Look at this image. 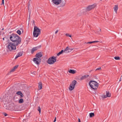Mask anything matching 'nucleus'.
I'll return each instance as SVG.
<instances>
[{"label": "nucleus", "instance_id": "f3484780", "mask_svg": "<svg viewBox=\"0 0 122 122\" xmlns=\"http://www.w3.org/2000/svg\"><path fill=\"white\" fill-rule=\"evenodd\" d=\"M114 11H115V12L116 13H117V10L118 9V6L117 5H115V6L114 7Z\"/></svg>", "mask_w": 122, "mask_h": 122}, {"label": "nucleus", "instance_id": "b1692460", "mask_svg": "<svg viewBox=\"0 0 122 122\" xmlns=\"http://www.w3.org/2000/svg\"><path fill=\"white\" fill-rule=\"evenodd\" d=\"M17 33L19 35H20L21 34V31L19 30H18L17 31Z\"/></svg>", "mask_w": 122, "mask_h": 122}, {"label": "nucleus", "instance_id": "a19ab883", "mask_svg": "<svg viewBox=\"0 0 122 122\" xmlns=\"http://www.w3.org/2000/svg\"><path fill=\"white\" fill-rule=\"evenodd\" d=\"M99 29L100 31H101V29L100 28H99Z\"/></svg>", "mask_w": 122, "mask_h": 122}, {"label": "nucleus", "instance_id": "412c9836", "mask_svg": "<svg viewBox=\"0 0 122 122\" xmlns=\"http://www.w3.org/2000/svg\"><path fill=\"white\" fill-rule=\"evenodd\" d=\"M18 102L19 103H22L24 102V100L22 98H20L18 101Z\"/></svg>", "mask_w": 122, "mask_h": 122}, {"label": "nucleus", "instance_id": "a211bd4d", "mask_svg": "<svg viewBox=\"0 0 122 122\" xmlns=\"http://www.w3.org/2000/svg\"><path fill=\"white\" fill-rule=\"evenodd\" d=\"M69 72L70 73L72 74H74L76 73V72L75 70L72 69H70L69 70Z\"/></svg>", "mask_w": 122, "mask_h": 122}, {"label": "nucleus", "instance_id": "79ce46f5", "mask_svg": "<svg viewBox=\"0 0 122 122\" xmlns=\"http://www.w3.org/2000/svg\"><path fill=\"white\" fill-rule=\"evenodd\" d=\"M33 23L34 24V23H35V22L34 21V20H33Z\"/></svg>", "mask_w": 122, "mask_h": 122}, {"label": "nucleus", "instance_id": "58836bf2", "mask_svg": "<svg viewBox=\"0 0 122 122\" xmlns=\"http://www.w3.org/2000/svg\"><path fill=\"white\" fill-rule=\"evenodd\" d=\"M78 122H81L80 120V118H78Z\"/></svg>", "mask_w": 122, "mask_h": 122}, {"label": "nucleus", "instance_id": "473e14b6", "mask_svg": "<svg viewBox=\"0 0 122 122\" xmlns=\"http://www.w3.org/2000/svg\"><path fill=\"white\" fill-rule=\"evenodd\" d=\"M92 43V41H90V42H88L87 43H86V44H91Z\"/></svg>", "mask_w": 122, "mask_h": 122}, {"label": "nucleus", "instance_id": "72a5a7b5", "mask_svg": "<svg viewBox=\"0 0 122 122\" xmlns=\"http://www.w3.org/2000/svg\"><path fill=\"white\" fill-rule=\"evenodd\" d=\"M4 0H2V2L1 4V5H4Z\"/></svg>", "mask_w": 122, "mask_h": 122}, {"label": "nucleus", "instance_id": "4c0bfd02", "mask_svg": "<svg viewBox=\"0 0 122 122\" xmlns=\"http://www.w3.org/2000/svg\"><path fill=\"white\" fill-rule=\"evenodd\" d=\"M58 31V30H56V31L55 32V34H56L57 33Z\"/></svg>", "mask_w": 122, "mask_h": 122}, {"label": "nucleus", "instance_id": "a18cd8bd", "mask_svg": "<svg viewBox=\"0 0 122 122\" xmlns=\"http://www.w3.org/2000/svg\"><path fill=\"white\" fill-rule=\"evenodd\" d=\"M31 0H29V1H30Z\"/></svg>", "mask_w": 122, "mask_h": 122}, {"label": "nucleus", "instance_id": "ddd939ff", "mask_svg": "<svg viewBox=\"0 0 122 122\" xmlns=\"http://www.w3.org/2000/svg\"><path fill=\"white\" fill-rule=\"evenodd\" d=\"M42 56V55L41 52H40L36 54V56L37 57L40 58Z\"/></svg>", "mask_w": 122, "mask_h": 122}, {"label": "nucleus", "instance_id": "f8f14e48", "mask_svg": "<svg viewBox=\"0 0 122 122\" xmlns=\"http://www.w3.org/2000/svg\"><path fill=\"white\" fill-rule=\"evenodd\" d=\"M52 1L55 5H58L61 3V0H52Z\"/></svg>", "mask_w": 122, "mask_h": 122}, {"label": "nucleus", "instance_id": "5701e85b", "mask_svg": "<svg viewBox=\"0 0 122 122\" xmlns=\"http://www.w3.org/2000/svg\"><path fill=\"white\" fill-rule=\"evenodd\" d=\"M114 59L116 60H119L120 59V58L119 56H116L114 57Z\"/></svg>", "mask_w": 122, "mask_h": 122}, {"label": "nucleus", "instance_id": "f257e3e1", "mask_svg": "<svg viewBox=\"0 0 122 122\" xmlns=\"http://www.w3.org/2000/svg\"><path fill=\"white\" fill-rule=\"evenodd\" d=\"M10 39L16 45H18L20 43L21 41L20 37L16 34H13L11 35L10 36Z\"/></svg>", "mask_w": 122, "mask_h": 122}, {"label": "nucleus", "instance_id": "4468645a", "mask_svg": "<svg viewBox=\"0 0 122 122\" xmlns=\"http://www.w3.org/2000/svg\"><path fill=\"white\" fill-rule=\"evenodd\" d=\"M89 76V75H85L83 76H82L80 78V80H82L84 79H85L86 78L88 77Z\"/></svg>", "mask_w": 122, "mask_h": 122}, {"label": "nucleus", "instance_id": "6e6552de", "mask_svg": "<svg viewBox=\"0 0 122 122\" xmlns=\"http://www.w3.org/2000/svg\"><path fill=\"white\" fill-rule=\"evenodd\" d=\"M74 49V48H71L68 46L66 47V48L64 50V52L67 53L71 51Z\"/></svg>", "mask_w": 122, "mask_h": 122}, {"label": "nucleus", "instance_id": "cd10ccee", "mask_svg": "<svg viewBox=\"0 0 122 122\" xmlns=\"http://www.w3.org/2000/svg\"><path fill=\"white\" fill-rule=\"evenodd\" d=\"M101 70V67L98 68L96 69L95 71H97V70Z\"/></svg>", "mask_w": 122, "mask_h": 122}, {"label": "nucleus", "instance_id": "423d86ee", "mask_svg": "<svg viewBox=\"0 0 122 122\" xmlns=\"http://www.w3.org/2000/svg\"><path fill=\"white\" fill-rule=\"evenodd\" d=\"M76 83V80L73 81L72 83L70 84L69 89L70 90H72L74 88L75 85Z\"/></svg>", "mask_w": 122, "mask_h": 122}, {"label": "nucleus", "instance_id": "aec40b11", "mask_svg": "<svg viewBox=\"0 0 122 122\" xmlns=\"http://www.w3.org/2000/svg\"><path fill=\"white\" fill-rule=\"evenodd\" d=\"M63 52H64V50H62L61 51L59 52L57 54V56H59Z\"/></svg>", "mask_w": 122, "mask_h": 122}, {"label": "nucleus", "instance_id": "bb28decb", "mask_svg": "<svg viewBox=\"0 0 122 122\" xmlns=\"http://www.w3.org/2000/svg\"><path fill=\"white\" fill-rule=\"evenodd\" d=\"M20 98H21L22 97H23L24 96V95L22 93H21L20 95Z\"/></svg>", "mask_w": 122, "mask_h": 122}, {"label": "nucleus", "instance_id": "0eeeda50", "mask_svg": "<svg viewBox=\"0 0 122 122\" xmlns=\"http://www.w3.org/2000/svg\"><path fill=\"white\" fill-rule=\"evenodd\" d=\"M96 6V4H93L92 5L88 6L86 9V11H89L94 9Z\"/></svg>", "mask_w": 122, "mask_h": 122}, {"label": "nucleus", "instance_id": "c85d7f7f", "mask_svg": "<svg viewBox=\"0 0 122 122\" xmlns=\"http://www.w3.org/2000/svg\"><path fill=\"white\" fill-rule=\"evenodd\" d=\"M66 35L67 36H68L71 37V35H70L69 34L67 33L66 34Z\"/></svg>", "mask_w": 122, "mask_h": 122}, {"label": "nucleus", "instance_id": "c756f323", "mask_svg": "<svg viewBox=\"0 0 122 122\" xmlns=\"http://www.w3.org/2000/svg\"><path fill=\"white\" fill-rule=\"evenodd\" d=\"M15 70V69H14V68H13L10 70V72H13Z\"/></svg>", "mask_w": 122, "mask_h": 122}, {"label": "nucleus", "instance_id": "4be33fe9", "mask_svg": "<svg viewBox=\"0 0 122 122\" xmlns=\"http://www.w3.org/2000/svg\"><path fill=\"white\" fill-rule=\"evenodd\" d=\"M90 117H94V114L93 113H91L89 114Z\"/></svg>", "mask_w": 122, "mask_h": 122}, {"label": "nucleus", "instance_id": "c03bdc74", "mask_svg": "<svg viewBox=\"0 0 122 122\" xmlns=\"http://www.w3.org/2000/svg\"><path fill=\"white\" fill-rule=\"evenodd\" d=\"M121 81V78H120L119 80V81Z\"/></svg>", "mask_w": 122, "mask_h": 122}, {"label": "nucleus", "instance_id": "20e7f679", "mask_svg": "<svg viewBox=\"0 0 122 122\" xmlns=\"http://www.w3.org/2000/svg\"><path fill=\"white\" fill-rule=\"evenodd\" d=\"M41 34V31L40 29L36 26H34L33 35L34 37H37Z\"/></svg>", "mask_w": 122, "mask_h": 122}, {"label": "nucleus", "instance_id": "1a4fd4ad", "mask_svg": "<svg viewBox=\"0 0 122 122\" xmlns=\"http://www.w3.org/2000/svg\"><path fill=\"white\" fill-rule=\"evenodd\" d=\"M37 57L35 58H33V61H34L38 65L39 64V63L40 62L41 59Z\"/></svg>", "mask_w": 122, "mask_h": 122}, {"label": "nucleus", "instance_id": "c9c22d12", "mask_svg": "<svg viewBox=\"0 0 122 122\" xmlns=\"http://www.w3.org/2000/svg\"><path fill=\"white\" fill-rule=\"evenodd\" d=\"M99 42V41H92V43H95V42Z\"/></svg>", "mask_w": 122, "mask_h": 122}, {"label": "nucleus", "instance_id": "9b49d317", "mask_svg": "<svg viewBox=\"0 0 122 122\" xmlns=\"http://www.w3.org/2000/svg\"><path fill=\"white\" fill-rule=\"evenodd\" d=\"M41 47V46H39L33 48L31 51V53L33 54L35 51L37 50L39 48H40Z\"/></svg>", "mask_w": 122, "mask_h": 122}, {"label": "nucleus", "instance_id": "7c9ffc66", "mask_svg": "<svg viewBox=\"0 0 122 122\" xmlns=\"http://www.w3.org/2000/svg\"><path fill=\"white\" fill-rule=\"evenodd\" d=\"M18 65H16L13 68H14V69H15V70L18 67Z\"/></svg>", "mask_w": 122, "mask_h": 122}, {"label": "nucleus", "instance_id": "2f4dec72", "mask_svg": "<svg viewBox=\"0 0 122 122\" xmlns=\"http://www.w3.org/2000/svg\"><path fill=\"white\" fill-rule=\"evenodd\" d=\"M102 97L103 98H106L107 97L106 95H103L102 96Z\"/></svg>", "mask_w": 122, "mask_h": 122}, {"label": "nucleus", "instance_id": "e433bc0d", "mask_svg": "<svg viewBox=\"0 0 122 122\" xmlns=\"http://www.w3.org/2000/svg\"><path fill=\"white\" fill-rule=\"evenodd\" d=\"M56 121V117L55 118V119L54 120L53 122H55Z\"/></svg>", "mask_w": 122, "mask_h": 122}, {"label": "nucleus", "instance_id": "ea45409f", "mask_svg": "<svg viewBox=\"0 0 122 122\" xmlns=\"http://www.w3.org/2000/svg\"><path fill=\"white\" fill-rule=\"evenodd\" d=\"M5 37L4 38H3V41H4V39H5Z\"/></svg>", "mask_w": 122, "mask_h": 122}, {"label": "nucleus", "instance_id": "a878e982", "mask_svg": "<svg viewBox=\"0 0 122 122\" xmlns=\"http://www.w3.org/2000/svg\"><path fill=\"white\" fill-rule=\"evenodd\" d=\"M22 93V92H20V91H18V92H16V94H18V95H20L21 93Z\"/></svg>", "mask_w": 122, "mask_h": 122}, {"label": "nucleus", "instance_id": "393cba45", "mask_svg": "<svg viewBox=\"0 0 122 122\" xmlns=\"http://www.w3.org/2000/svg\"><path fill=\"white\" fill-rule=\"evenodd\" d=\"M37 110L39 112V113H40L41 112V109L40 107H38Z\"/></svg>", "mask_w": 122, "mask_h": 122}, {"label": "nucleus", "instance_id": "f03ea898", "mask_svg": "<svg viewBox=\"0 0 122 122\" xmlns=\"http://www.w3.org/2000/svg\"><path fill=\"white\" fill-rule=\"evenodd\" d=\"M16 45L13 43H9L8 46L6 47L7 51V52L11 51H12L15 50L16 49Z\"/></svg>", "mask_w": 122, "mask_h": 122}, {"label": "nucleus", "instance_id": "f704fd0d", "mask_svg": "<svg viewBox=\"0 0 122 122\" xmlns=\"http://www.w3.org/2000/svg\"><path fill=\"white\" fill-rule=\"evenodd\" d=\"M3 114L5 116H6L7 115V114L5 113H3Z\"/></svg>", "mask_w": 122, "mask_h": 122}, {"label": "nucleus", "instance_id": "37998d69", "mask_svg": "<svg viewBox=\"0 0 122 122\" xmlns=\"http://www.w3.org/2000/svg\"><path fill=\"white\" fill-rule=\"evenodd\" d=\"M93 70H91V71H89V72H90L91 71H92Z\"/></svg>", "mask_w": 122, "mask_h": 122}, {"label": "nucleus", "instance_id": "6ab92c4d", "mask_svg": "<svg viewBox=\"0 0 122 122\" xmlns=\"http://www.w3.org/2000/svg\"><path fill=\"white\" fill-rule=\"evenodd\" d=\"M106 95L107 97H110L111 96V94L108 92L106 91Z\"/></svg>", "mask_w": 122, "mask_h": 122}, {"label": "nucleus", "instance_id": "7ed1b4c3", "mask_svg": "<svg viewBox=\"0 0 122 122\" xmlns=\"http://www.w3.org/2000/svg\"><path fill=\"white\" fill-rule=\"evenodd\" d=\"M89 84L90 87L94 90H96L98 86V83L94 81H90Z\"/></svg>", "mask_w": 122, "mask_h": 122}, {"label": "nucleus", "instance_id": "39448f33", "mask_svg": "<svg viewBox=\"0 0 122 122\" xmlns=\"http://www.w3.org/2000/svg\"><path fill=\"white\" fill-rule=\"evenodd\" d=\"M56 57L52 56L49 58L47 63L50 64H53L56 61Z\"/></svg>", "mask_w": 122, "mask_h": 122}, {"label": "nucleus", "instance_id": "49530a36", "mask_svg": "<svg viewBox=\"0 0 122 122\" xmlns=\"http://www.w3.org/2000/svg\"><path fill=\"white\" fill-rule=\"evenodd\" d=\"M102 0H101V1Z\"/></svg>", "mask_w": 122, "mask_h": 122}, {"label": "nucleus", "instance_id": "2eb2a0df", "mask_svg": "<svg viewBox=\"0 0 122 122\" xmlns=\"http://www.w3.org/2000/svg\"><path fill=\"white\" fill-rule=\"evenodd\" d=\"M22 53L21 52H19L17 55L16 56L15 59H16L18 58L19 57H20L22 56Z\"/></svg>", "mask_w": 122, "mask_h": 122}, {"label": "nucleus", "instance_id": "dca6fc26", "mask_svg": "<svg viewBox=\"0 0 122 122\" xmlns=\"http://www.w3.org/2000/svg\"><path fill=\"white\" fill-rule=\"evenodd\" d=\"M39 85H38V88L39 90H41L42 88V83L41 82H39Z\"/></svg>", "mask_w": 122, "mask_h": 122}, {"label": "nucleus", "instance_id": "9d476101", "mask_svg": "<svg viewBox=\"0 0 122 122\" xmlns=\"http://www.w3.org/2000/svg\"><path fill=\"white\" fill-rule=\"evenodd\" d=\"M66 0L63 1V0H61V3H60L59 6L61 7H63L65 6L66 5Z\"/></svg>", "mask_w": 122, "mask_h": 122}]
</instances>
